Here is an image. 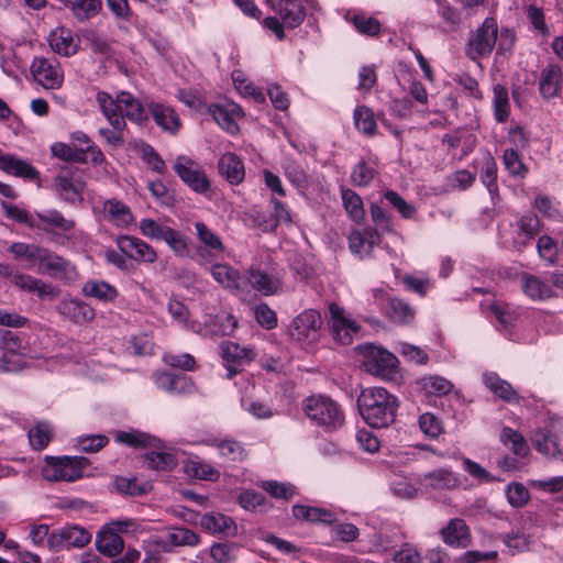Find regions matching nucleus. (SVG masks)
<instances>
[{"mask_svg": "<svg viewBox=\"0 0 563 563\" xmlns=\"http://www.w3.org/2000/svg\"><path fill=\"white\" fill-rule=\"evenodd\" d=\"M420 385L426 393L435 396L446 395L453 388V384L450 380L437 375L422 377Z\"/></svg>", "mask_w": 563, "mask_h": 563, "instance_id": "nucleus-51", "label": "nucleus"}, {"mask_svg": "<svg viewBox=\"0 0 563 563\" xmlns=\"http://www.w3.org/2000/svg\"><path fill=\"white\" fill-rule=\"evenodd\" d=\"M48 42L51 48L63 56H71L78 51V43L71 32L63 27L52 31L48 35Z\"/></svg>", "mask_w": 563, "mask_h": 563, "instance_id": "nucleus-31", "label": "nucleus"}, {"mask_svg": "<svg viewBox=\"0 0 563 563\" xmlns=\"http://www.w3.org/2000/svg\"><path fill=\"white\" fill-rule=\"evenodd\" d=\"M221 350L223 360L236 365L250 362L255 357V353L252 349L240 346L238 343L231 341L223 342Z\"/></svg>", "mask_w": 563, "mask_h": 563, "instance_id": "nucleus-44", "label": "nucleus"}, {"mask_svg": "<svg viewBox=\"0 0 563 563\" xmlns=\"http://www.w3.org/2000/svg\"><path fill=\"white\" fill-rule=\"evenodd\" d=\"M54 188L62 200L71 205L80 203L86 188L81 170L68 166L60 167L55 177Z\"/></svg>", "mask_w": 563, "mask_h": 563, "instance_id": "nucleus-5", "label": "nucleus"}, {"mask_svg": "<svg viewBox=\"0 0 563 563\" xmlns=\"http://www.w3.org/2000/svg\"><path fill=\"white\" fill-rule=\"evenodd\" d=\"M277 12L283 23L289 27L298 26L305 18L300 0H279L277 3Z\"/></svg>", "mask_w": 563, "mask_h": 563, "instance_id": "nucleus-34", "label": "nucleus"}, {"mask_svg": "<svg viewBox=\"0 0 563 563\" xmlns=\"http://www.w3.org/2000/svg\"><path fill=\"white\" fill-rule=\"evenodd\" d=\"M119 102L122 103V111L124 120L134 121L137 123L146 119L145 110L142 103L128 91L119 93Z\"/></svg>", "mask_w": 563, "mask_h": 563, "instance_id": "nucleus-43", "label": "nucleus"}, {"mask_svg": "<svg viewBox=\"0 0 563 563\" xmlns=\"http://www.w3.org/2000/svg\"><path fill=\"white\" fill-rule=\"evenodd\" d=\"M79 22L88 21L99 14L102 0H69L65 4Z\"/></svg>", "mask_w": 563, "mask_h": 563, "instance_id": "nucleus-36", "label": "nucleus"}, {"mask_svg": "<svg viewBox=\"0 0 563 563\" xmlns=\"http://www.w3.org/2000/svg\"><path fill=\"white\" fill-rule=\"evenodd\" d=\"M101 214L104 221L119 229H128L135 222L131 208L117 198L103 201Z\"/></svg>", "mask_w": 563, "mask_h": 563, "instance_id": "nucleus-15", "label": "nucleus"}, {"mask_svg": "<svg viewBox=\"0 0 563 563\" xmlns=\"http://www.w3.org/2000/svg\"><path fill=\"white\" fill-rule=\"evenodd\" d=\"M115 488L119 493L140 496L147 492V484H141L136 478L117 477L114 481Z\"/></svg>", "mask_w": 563, "mask_h": 563, "instance_id": "nucleus-61", "label": "nucleus"}, {"mask_svg": "<svg viewBox=\"0 0 563 563\" xmlns=\"http://www.w3.org/2000/svg\"><path fill=\"white\" fill-rule=\"evenodd\" d=\"M29 441L33 449L43 450L51 441V428L47 423H37L29 431Z\"/></svg>", "mask_w": 563, "mask_h": 563, "instance_id": "nucleus-56", "label": "nucleus"}, {"mask_svg": "<svg viewBox=\"0 0 563 563\" xmlns=\"http://www.w3.org/2000/svg\"><path fill=\"white\" fill-rule=\"evenodd\" d=\"M420 430L429 438L435 439L443 432L441 420L433 413L426 412L419 418Z\"/></svg>", "mask_w": 563, "mask_h": 563, "instance_id": "nucleus-62", "label": "nucleus"}, {"mask_svg": "<svg viewBox=\"0 0 563 563\" xmlns=\"http://www.w3.org/2000/svg\"><path fill=\"white\" fill-rule=\"evenodd\" d=\"M139 229L144 236L153 240H164L167 232L170 230L169 227L162 225L150 218L143 219L139 224Z\"/></svg>", "mask_w": 563, "mask_h": 563, "instance_id": "nucleus-60", "label": "nucleus"}, {"mask_svg": "<svg viewBox=\"0 0 563 563\" xmlns=\"http://www.w3.org/2000/svg\"><path fill=\"white\" fill-rule=\"evenodd\" d=\"M292 515L296 519L306 520L309 522H334V517L332 512L317 507L295 505L292 507Z\"/></svg>", "mask_w": 563, "mask_h": 563, "instance_id": "nucleus-42", "label": "nucleus"}, {"mask_svg": "<svg viewBox=\"0 0 563 563\" xmlns=\"http://www.w3.org/2000/svg\"><path fill=\"white\" fill-rule=\"evenodd\" d=\"M494 110L498 122H505L509 117L510 104L508 91L505 86L497 84L494 86Z\"/></svg>", "mask_w": 563, "mask_h": 563, "instance_id": "nucleus-49", "label": "nucleus"}, {"mask_svg": "<svg viewBox=\"0 0 563 563\" xmlns=\"http://www.w3.org/2000/svg\"><path fill=\"white\" fill-rule=\"evenodd\" d=\"M36 217L44 225L42 227L40 224H36L35 227L44 231H48L49 228H55L62 232H69L75 228V221L66 219L57 210H46L43 212H38L36 213Z\"/></svg>", "mask_w": 563, "mask_h": 563, "instance_id": "nucleus-39", "label": "nucleus"}, {"mask_svg": "<svg viewBox=\"0 0 563 563\" xmlns=\"http://www.w3.org/2000/svg\"><path fill=\"white\" fill-rule=\"evenodd\" d=\"M91 540V534L78 526L63 527L48 537V545L54 551L69 548H82Z\"/></svg>", "mask_w": 563, "mask_h": 563, "instance_id": "nucleus-12", "label": "nucleus"}, {"mask_svg": "<svg viewBox=\"0 0 563 563\" xmlns=\"http://www.w3.org/2000/svg\"><path fill=\"white\" fill-rule=\"evenodd\" d=\"M389 318L397 323H406L413 317L412 309L400 299L389 301Z\"/></svg>", "mask_w": 563, "mask_h": 563, "instance_id": "nucleus-63", "label": "nucleus"}, {"mask_svg": "<svg viewBox=\"0 0 563 563\" xmlns=\"http://www.w3.org/2000/svg\"><path fill=\"white\" fill-rule=\"evenodd\" d=\"M498 25L495 19L487 18L482 26L470 38L468 56L472 59L488 56L497 43Z\"/></svg>", "mask_w": 563, "mask_h": 563, "instance_id": "nucleus-7", "label": "nucleus"}, {"mask_svg": "<svg viewBox=\"0 0 563 563\" xmlns=\"http://www.w3.org/2000/svg\"><path fill=\"white\" fill-rule=\"evenodd\" d=\"M218 168L220 174L232 185H238L244 179L243 163L235 154H223L218 162Z\"/></svg>", "mask_w": 563, "mask_h": 563, "instance_id": "nucleus-30", "label": "nucleus"}, {"mask_svg": "<svg viewBox=\"0 0 563 563\" xmlns=\"http://www.w3.org/2000/svg\"><path fill=\"white\" fill-rule=\"evenodd\" d=\"M521 289L532 300H544L552 296V289L548 284L529 274L522 275Z\"/></svg>", "mask_w": 563, "mask_h": 563, "instance_id": "nucleus-40", "label": "nucleus"}, {"mask_svg": "<svg viewBox=\"0 0 563 563\" xmlns=\"http://www.w3.org/2000/svg\"><path fill=\"white\" fill-rule=\"evenodd\" d=\"M164 241L176 256L181 258L190 256L189 238L180 231L170 228Z\"/></svg>", "mask_w": 563, "mask_h": 563, "instance_id": "nucleus-50", "label": "nucleus"}, {"mask_svg": "<svg viewBox=\"0 0 563 563\" xmlns=\"http://www.w3.org/2000/svg\"><path fill=\"white\" fill-rule=\"evenodd\" d=\"M285 175L290 183L298 188H306L308 177L301 165L292 159H287L284 166Z\"/></svg>", "mask_w": 563, "mask_h": 563, "instance_id": "nucleus-58", "label": "nucleus"}, {"mask_svg": "<svg viewBox=\"0 0 563 563\" xmlns=\"http://www.w3.org/2000/svg\"><path fill=\"white\" fill-rule=\"evenodd\" d=\"M246 283L264 296L275 295L283 289V282L279 277L263 271L251 269Z\"/></svg>", "mask_w": 563, "mask_h": 563, "instance_id": "nucleus-25", "label": "nucleus"}, {"mask_svg": "<svg viewBox=\"0 0 563 563\" xmlns=\"http://www.w3.org/2000/svg\"><path fill=\"white\" fill-rule=\"evenodd\" d=\"M445 544L453 548H466L471 543V533L463 519H451L440 531Z\"/></svg>", "mask_w": 563, "mask_h": 563, "instance_id": "nucleus-22", "label": "nucleus"}, {"mask_svg": "<svg viewBox=\"0 0 563 563\" xmlns=\"http://www.w3.org/2000/svg\"><path fill=\"white\" fill-rule=\"evenodd\" d=\"M167 536L169 537V544H174V547H195L200 541L196 532L184 527L173 528L167 532Z\"/></svg>", "mask_w": 563, "mask_h": 563, "instance_id": "nucleus-52", "label": "nucleus"}, {"mask_svg": "<svg viewBox=\"0 0 563 563\" xmlns=\"http://www.w3.org/2000/svg\"><path fill=\"white\" fill-rule=\"evenodd\" d=\"M174 170L179 178L194 191L205 194L210 188V183L201 166L187 156H178L174 164Z\"/></svg>", "mask_w": 563, "mask_h": 563, "instance_id": "nucleus-8", "label": "nucleus"}, {"mask_svg": "<svg viewBox=\"0 0 563 563\" xmlns=\"http://www.w3.org/2000/svg\"><path fill=\"white\" fill-rule=\"evenodd\" d=\"M210 273L214 280L225 288L236 291L245 288L246 278L228 264H214L211 266Z\"/></svg>", "mask_w": 563, "mask_h": 563, "instance_id": "nucleus-24", "label": "nucleus"}, {"mask_svg": "<svg viewBox=\"0 0 563 563\" xmlns=\"http://www.w3.org/2000/svg\"><path fill=\"white\" fill-rule=\"evenodd\" d=\"M423 483L426 487L437 490L453 489L459 486L455 475L446 468L435 470L426 474Z\"/></svg>", "mask_w": 563, "mask_h": 563, "instance_id": "nucleus-38", "label": "nucleus"}, {"mask_svg": "<svg viewBox=\"0 0 563 563\" xmlns=\"http://www.w3.org/2000/svg\"><path fill=\"white\" fill-rule=\"evenodd\" d=\"M232 80L235 89L245 97L253 98L256 102L263 103L265 96L252 81H250L241 70L232 73Z\"/></svg>", "mask_w": 563, "mask_h": 563, "instance_id": "nucleus-47", "label": "nucleus"}, {"mask_svg": "<svg viewBox=\"0 0 563 563\" xmlns=\"http://www.w3.org/2000/svg\"><path fill=\"white\" fill-rule=\"evenodd\" d=\"M355 29L365 35L375 36L380 32V23L377 19L364 14H355L352 19Z\"/></svg>", "mask_w": 563, "mask_h": 563, "instance_id": "nucleus-64", "label": "nucleus"}, {"mask_svg": "<svg viewBox=\"0 0 563 563\" xmlns=\"http://www.w3.org/2000/svg\"><path fill=\"white\" fill-rule=\"evenodd\" d=\"M143 463L151 470L170 471L177 465V460L172 453L152 451L143 455Z\"/></svg>", "mask_w": 563, "mask_h": 563, "instance_id": "nucleus-45", "label": "nucleus"}, {"mask_svg": "<svg viewBox=\"0 0 563 563\" xmlns=\"http://www.w3.org/2000/svg\"><path fill=\"white\" fill-rule=\"evenodd\" d=\"M89 462L84 456L44 457L42 476L48 482H74L82 476Z\"/></svg>", "mask_w": 563, "mask_h": 563, "instance_id": "nucleus-3", "label": "nucleus"}, {"mask_svg": "<svg viewBox=\"0 0 563 563\" xmlns=\"http://www.w3.org/2000/svg\"><path fill=\"white\" fill-rule=\"evenodd\" d=\"M563 88V71L558 64L547 65L539 76V91L541 96L549 100L560 96Z\"/></svg>", "mask_w": 563, "mask_h": 563, "instance_id": "nucleus-19", "label": "nucleus"}, {"mask_svg": "<svg viewBox=\"0 0 563 563\" xmlns=\"http://www.w3.org/2000/svg\"><path fill=\"white\" fill-rule=\"evenodd\" d=\"M150 112L155 123L169 133H175L181 125L178 114L170 107L151 103Z\"/></svg>", "mask_w": 563, "mask_h": 563, "instance_id": "nucleus-29", "label": "nucleus"}, {"mask_svg": "<svg viewBox=\"0 0 563 563\" xmlns=\"http://www.w3.org/2000/svg\"><path fill=\"white\" fill-rule=\"evenodd\" d=\"M481 179L492 196L497 194V164L490 155H488L483 163Z\"/></svg>", "mask_w": 563, "mask_h": 563, "instance_id": "nucleus-53", "label": "nucleus"}, {"mask_svg": "<svg viewBox=\"0 0 563 563\" xmlns=\"http://www.w3.org/2000/svg\"><path fill=\"white\" fill-rule=\"evenodd\" d=\"M33 265L37 267L38 274L56 277L65 284H71L79 277L77 267L70 261L43 246Z\"/></svg>", "mask_w": 563, "mask_h": 563, "instance_id": "nucleus-4", "label": "nucleus"}, {"mask_svg": "<svg viewBox=\"0 0 563 563\" xmlns=\"http://www.w3.org/2000/svg\"><path fill=\"white\" fill-rule=\"evenodd\" d=\"M321 316L314 309L299 313L291 322L290 334L298 341H314L321 329Z\"/></svg>", "mask_w": 563, "mask_h": 563, "instance_id": "nucleus-13", "label": "nucleus"}, {"mask_svg": "<svg viewBox=\"0 0 563 563\" xmlns=\"http://www.w3.org/2000/svg\"><path fill=\"white\" fill-rule=\"evenodd\" d=\"M52 153L55 157L66 162L85 163L86 155L84 150H77L65 143H55L52 145Z\"/></svg>", "mask_w": 563, "mask_h": 563, "instance_id": "nucleus-55", "label": "nucleus"}, {"mask_svg": "<svg viewBox=\"0 0 563 563\" xmlns=\"http://www.w3.org/2000/svg\"><path fill=\"white\" fill-rule=\"evenodd\" d=\"M96 545L100 553L112 558L123 550L124 542L113 529L104 527L96 538Z\"/></svg>", "mask_w": 563, "mask_h": 563, "instance_id": "nucleus-32", "label": "nucleus"}, {"mask_svg": "<svg viewBox=\"0 0 563 563\" xmlns=\"http://www.w3.org/2000/svg\"><path fill=\"white\" fill-rule=\"evenodd\" d=\"M201 526L212 533L234 534L236 527L230 517L219 512L206 514L201 518Z\"/></svg>", "mask_w": 563, "mask_h": 563, "instance_id": "nucleus-37", "label": "nucleus"}, {"mask_svg": "<svg viewBox=\"0 0 563 563\" xmlns=\"http://www.w3.org/2000/svg\"><path fill=\"white\" fill-rule=\"evenodd\" d=\"M96 100L102 114L107 118L112 128L125 129L126 122L123 117L122 103L119 102V93L113 98L106 91H98Z\"/></svg>", "mask_w": 563, "mask_h": 563, "instance_id": "nucleus-20", "label": "nucleus"}, {"mask_svg": "<svg viewBox=\"0 0 563 563\" xmlns=\"http://www.w3.org/2000/svg\"><path fill=\"white\" fill-rule=\"evenodd\" d=\"M14 286L23 291L35 294L42 299L55 300L60 295V289L57 286L23 273H15Z\"/></svg>", "mask_w": 563, "mask_h": 563, "instance_id": "nucleus-18", "label": "nucleus"}, {"mask_svg": "<svg viewBox=\"0 0 563 563\" xmlns=\"http://www.w3.org/2000/svg\"><path fill=\"white\" fill-rule=\"evenodd\" d=\"M365 357L363 363L365 371L380 377L393 374L398 365V360L393 353L376 345L366 347Z\"/></svg>", "mask_w": 563, "mask_h": 563, "instance_id": "nucleus-11", "label": "nucleus"}, {"mask_svg": "<svg viewBox=\"0 0 563 563\" xmlns=\"http://www.w3.org/2000/svg\"><path fill=\"white\" fill-rule=\"evenodd\" d=\"M0 349L12 354H21L24 350V341L20 334L11 330L0 329Z\"/></svg>", "mask_w": 563, "mask_h": 563, "instance_id": "nucleus-57", "label": "nucleus"}, {"mask_svg": "<svg viewBox=\"0 0 563 563\" xmlns=\"http://www.w3.org/2000/svg\"><path fill=\"white\" fill-rule=\"evenodd\" d=\"M209 113L214 121L225 131L234 134L239 131L235 119L243 115L242 108L239 104H211Z\"/></svg>", "mask_w": 563, "mask_h": 563, "instance_id": "nucleus-23", "label": "nucleus"}, {"mask_svg": "<svg viewBox=\"0 0 563 563\" xmlns=\"http://www.w3.org/2000/svg\"><path fill=\"white\" fill-rule=\"evenodd\" d=\"M483 382L485 386L494 393L496 396L501 398L506 401H519V397L517 393L514 390L511 385L501 379L497 374L495 373H484L483 374Z\"/></svg>", "mask_w": 563, "mask_h": 563, "instance_id": "nucleus-35", "label": "nucleus"}, {"mask_svg": "<svg viewBox=\"0 0 563 563\" xmlns=\"http://www.w3.org/2000/svg\"><path fill=\"white\" fill-rule=\"evenodd\" d=\"M196 235L200 245L196 249L197 261L200 264L211 263L214 257L225 251L220 236L213 232L205 222H195Z\"/></svg>", "mask_w": 563, "mask_h": 563, "instance_id": "nucleus-6", "label": "nucleus"}, {"mask_svg": "<svg viewBox=\"0 0 563 563\" xmlns=\"http://www.w3.org/2000/svg\"><path fill=\"white\" fill-rule=\"evenodd\" d=\"M330 329L333 339L341 344H350L358 332L360 325L344 310V308L332 302L329 305Z\"/></svg>", "mask_w": 563, "mask_h": 563, "instance_id": "nucleus-9", "label": "nucleus"}, {"mask_svg": "<svg viewBox=\"0 0 563 563\" xmlns=\"http://www.w3.org/2000/svg\"><path fill=\"white\" fill-rule=\"evenodd\" d=\"M206 445L216 446L219 450L221 457L231 461L240 462L246 457V451L243 444L233 439H217L209 438L202 441Z\"/></svg>", "mask_w": 563, "mask_h": 563, "instance_id": "nucleus-27", "label": "nucleus"}, {"mask_svg": "<svg viewBox=\"0 0 563 563\" xmlns=\"http://www.w3.org/2000/svg\"><path fill=\"white\" fill-rule=\"evenodd\" d=\"M84 296L98 299L102 302H113L119 292L117 288L104 280L90 279L81 288Z\"/></svg>", "mask_w": 563, "mask_h": 563, "instance_id": "nucleus-33", "label": "nucleus"}, {"mask_svg": "<svg viewBox=\"0 0 563 563\" xmlns=\"http://www.w3.org/2000/svg\"><path fill=\"white\" fill-rule=\"evenodd\" d=\"M115 441L132 448H155L161 446V441L140 431H118Z\"/></svg>", "mask_w": 563, "mask_h": 563, "instance_id": "nucleus-41", "label": "nucleus"}, {"mask_svg": "<svg viewBox=\"0 0 563 563\" xmlns=\"http://www.w3.org/2000/svg\"><path fill=\"white\" fill-rule=\"evenodd\" d=\"M354 123L360 132L368 136L375 134L377 128L376 120L373 111L369 108L365 106L357 107L354 110Z\"/></svg>", "mask_w": 563, "mask_h": 563, "instance_id": "nucleus-48", "label": "nucleus"}, {"mask_svg": "<svg viewBox=\"0 0 563 563\" xmlns=\"http://www.w3.org/2000/svg\"><path fill=\"white\" fill-rule=\"evenodd\" d=\"M380 242V235L374 228H365L363 230H355L349 236L350 250L360 255V257L367 256L372 253L373 249Z\"/></svg>", "mask_w": 563, "mask_h": 563, "instance_id": "nucleus-21", "label": "nucleus"}, {"mask_svg": "<svg viewBox=\"0 0 563 563\" xmlns=\"http://www.w3.org/2000/svg\"><path fill=\"white\" fill-rule=\"evenodd\" d=\"M563 434L554 430L538 431L533 441L537 450L548 456H556L563 452Z\"/></svg>", "mask_w": 563, "mask_h": 563, "instance_id": "nucleus-28", "label": "nucleus"}, {"mask_svg": "<svg viewBox=\"0 0 563 563\" xmlns=\"http://www.w3.org/2000/svg\"><path fill=\"white\" fill-rule=\"evenodd\" d=\"M30 69L34 79L45 89H57L63 84V70L55 59L35 57Z\"/></svg>", "mask_w": 563, "mask_h": 563, "instance_id": "nucleus-10", "label": "nucleus"}, {"mask_svg": "<svg viewBox=\"0 0 563 563\" xmlns=\"http://www.w3.org/2000/svg\"><path fill=\"white\" fill-rule=\"evenodd\" d=\"M59 316L75 324L93 320L95 310L85 301L77 298H64L56 307Z\"/></svg>", "mask_w": 563, "mask_h": 563, "instance_id": "nucleus-16", "label": "nucleus"}, {"mask_svg": "<svg viewBox=\"0 0 563 563\" xmlns=\"http://www.w3.org/2000/svg\"><path fill=\"white\" fill-rule=\"evenodd\" d=\"M376 170L365 161H361L351 173V181L354 186L366 187L374 180Z\"/></svg>", "mask_w": 563, "mask_h": 563, "instance_id": "nucleus-54", "label": "nucleus"}, {"mask_svg": "<svg viewBox=\"0 0 563 563\" xmlns=\"http://www.w3.org/2000/svg\"><path fill=\"white\" fill-rule=\"evenodd\" d=\"M342 201L345 211L355 222H361L365 217L362 198L352 189H342Z\"/></svg>", "mask_w": 563, "mask_h": 563, "instance_id": "nucleus-46", "label": "nucleus"}, {"mask_svg": "<svg viewBox=\"0 0 563 563\" xmlns=\"http://www.w3.org/2000/svg\"><path fill=\"white\" fill-rule=\"evenodd\" d=\"M261 487L274 498L289 500L295 495V487L292 485L276 481H264Z\"/></svg>", "mask_w": 563, "mask_h": 563, "instance_id": "nucleus-59", "label": "nucleus"}, {"mask_svg": "<svg viewBox=\"0 0 563 563\" xmlns=\"http://www.w3.org/2000/svg\"><path fill=\"white\" fill-rule=\"evenodd\" d=\"M119 250L125 254L126 257L152 264L157 260V253L153 246L145 241L133 235H119L115 239Z\"/></svg>", "mask_w": 563, "mask_h": 563, "instance_id": "nucleus-14", "label": "nucleus"}, {"mask_svg": "<svg viewBox=\"0 0 563 563\" xmlns=\"http://www.w3.org/2000/svg\"><path fill=\"white\" fill-rule=\"evenodd\" d=\"M14 286L23 291L35 294L42 299L55 300L60 295V289L57 286L23 273H15Z\"/></svg>", "mask_w": 563, "mask_h": 563, "instance_id": "nucleus-17", "label": "nucleus"}, {"mask_svg": "<svg viewBox=\"0 0 563 563\" xmlns=\"http://www.w3.org/2000/svg\"><path fill=\"white\" fill-rule=\"evenodd\" d=\"M357 405L363 419L374 428H385L393 423L398 406L396 397L383 387L364 389Z\"/></svg>", "mask_w": 563, "mask_h": 563, "instance_id": "nucleus-1", "label": "nucleus"}, {"mask_svg": "<svg viewBox=\"0 0 563 563\" xmlns=\"http://www.w3.org/2000/svg\"><path fill=\"white\" fill-rule=\"evenodd\" d=\"M0 169L16 177L35 179L37 170L26 161L11 154H0Z\"/></svg>", "mask_w": 563, "mask_h": 563, "instance_id": "nucleus-26", "label": "nucleus"}, {"mask_svg": "<svg viewBox=\"0 0 563 563\" xmlns=\"http://www.w3.org/2000/svg\"><path fill=\"white\" fill-rule=\"evenodd\" d=\"M306 417L316 426L327 431L341 428L344 423V413L341 406L328 396L312 395L302 401Z\"/></svg>", "mask_w": 563, "mask_h": 563, "instance_id": "nucleus-2", "label": "nucleus"}]
</instances>
